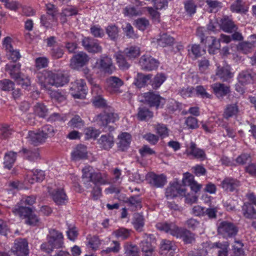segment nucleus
<instances>
[{
  "mask_svg": "<svg viewBox=\"0 0 256 256\" xmlns=\"http://www.w3.org/2000/svg\"><path fill=\"white\" fill-rule=\"evenodd\" d=\"M146 101L150 106H156V108H162L166 103V100L154 92L144 94Z\"/></svg>",
  "mask_w": 256,
  "mask_h": 256,
  "instance_id": "4468645a",
  "label": "nucleus"
},
{
  "mask_svg": "<svg viewBox=\"0 0 256 256\" xmlns=\"http://www.w3.org/2000/svg\"><path fill=\"white\" fill-rule=\"evenodd\" d=\"M6 55L9 60L14 62L18 60L21 56L19 51L17 50H14L13 48L11 50H7Z\"/></svg>",
  "mask_w": 256,
  "mask_h": 256,
  "instance_id": "69168bd1",
  "label": "nucleus"
},
{
  "mask_svg": "<svg viewBox=\"0 0 256 256\" xmlns=\"http://www.w3.org/2000/svg\"><path fill=\"white\" fill-rule=\"evenodd\" d=\"M115 57L119 67L122 69H126L129 67L128 64L126 62L124 56L122 52L116 54Z\"/></svg>",
  "mask_w": 256,
  "mask_h": 256,
  "instance_id": "864d4df0",
  "label": "nucleus"
},
{
  "mask_svg": "<svg viewBox=\"0 0 256 256\" xmlns=\"http://www.w3.org/2000/svg\"><path fill=\"white\" fill-rule=\"evenodd\" d=\"M68 126L72 128H80L84 125V122L78 115L74 116L68 122Z\"/></svg>",
  "mask_w": 256,
  "mask_h": 256,
  "instance_id": "79ce46f5",
  "label": "nucleus"
},
{
  "mask_svg": "<svg viewBox=\"0 0 256 256\" xmlns=\"http://www.w3.org/2000/svg\"><path fill=\"white\" fill-rule=\"evenodd\" d=\"M118 147L122 150H124L130 146L131 142V135L128 132H122L118 137Z\"/></svg>",
  "mask_w": 256,
  "mask_h": 256,
  "instance_id": "bb28decb",
  "label": "nucleus"
},
{
  "mask_svg": "<svg viewBox=\"0 0 256 256\" xmlns=\"http://www.w3.org/2000/svg\"><path fill=\"white\" fill-rule=\"evenodd\" d=\"M55 130L50 125H46L40 130L30 131L26 136L28 140L34 144H38L45 142L46 140L54 136Z\"/></svg>",
  "mask_w": 256,
  "mask_h": 256,
  "instance_id": "7ed1b4c3",
  "label": "nucleus"
},
{
  "mask_svg": "<svg viewBox=\"0 0 256 256\" xmlns=\"http://www.w3.org/2000/svg\"><path fill=\"white\" fill-rule=\"evenodd\" d=\"M149 183L156 187H161L166 182V177L163 175H156L154 173H150L146 176Z\"/></svg>",
  "mask_w": 256,
  "mask_h": 256,
  "instance_id": "b1692460",
  "label": "nucleus"
},
{
  "mask_svg": "<svg viewBox=\"0 0 256 256\" xmlns=\"http://www.w3.org/2000/svg\"><path fill=\"white\" fill-rule=\"evenodd\" d=\"M250 38V42L240 43L238 46V49L244 54L251 52L253 48L256 47V35H252Z\"/></svg>",
  "mask_w": 256,
  "mask_h": 256,
  "instance_id": "cd10ccee",
  "label": "nucleus"
},
{
  "mask_svg": "<svg viewBox=\"0 0 256 256\" xmlns=\"http://www.w3.org/2000/svg\"><path fill=\"white\" fill-rule=\"evenodd\" d=\"M186 152L188 156H192L201 160H204L206 158L204 151L196 148V144L193 142H192L190 146L187 148Z\"/></svg>",
  "mask_w": 256,
  "mask_h": 256,
  "instance_id": "a878e982",
  "label": "nucleus"
},
{
  "mask_svg": "<svg viewBox=\"0 0 256 256\" xmlns=\"http://www.w3.org/2000/svg\"><path fill=\"white\" fill-rule=\"evenodd\" d=\"M176 250V246L171 241L163 240L162 242L160 254L162 256H174Z\"/></svg>",
  "mask_w": 256,
  "mask_h": 256,
  "instance_id": "4be33fe9",
  "label": "nucleus"
},
{
  "mask_svg": "<svg viewBox=\"0 0 256 256\" xmlns=\"http://www.w3.org/2000/svg\"><path fill=\"white\" fill-rule=\"evenodd\" d=\"M142 68L148 70L156 68L159 64L158 62L148 54L142 56L140 60Z\"/></svg>",
  "mask_w": 256,
  "mask_h": 256,
  "instance_id": "dca6fc26",
  "label": "nucleus"
},
{
  "mask_svg": "<svg viewBox=\"0 0 256 256\" xmlns=\"http://www.w3.org/2000/svg\"><path fill=\"white\" fill-rule=\"evenodd\" d=\"M216 74L223 80H227L233 76V74L230 72V68L227 64L222 68L218 66Z\"/></svg>",
  "mask_w": 256,
  "mask_h": 256,
  "instance_id": "c756f323",
  "label": "nucleus"
},
{
  "mask_svg": "<svg viewBox=\"0 0 256 256\" xmlns=\"http://www.w3.org/2000/svg\"><path fill=\"white\" fill-rule=\"evenodd\" d=\"M218 27L227 32H232L237 30L236 26L231 20L228 18V17L222 18L220 24L216 22L212 24L210 22L208 26V29L210 30H214Z\"/></svg>",
  "mask_w": 256,
  "mask_h": 256,
  "instance_id": "6e6552de",
  "label": "nucleus"
},
{
  "mask_svg": "<svg viewBox=\"0 0 256 256\" xmlns=\"http://www.w3.org/2000/svg\"><path fill=\"white\" fill-rule=\"evenodd\" d=\"M96 172H92V168L90 166H86L82 169V176L83 178H86L88 182L92 181L94 178V174Z\"/></svg>",
  "mask_w": 256,
  "mask_h": 256,
  "instance_id": "e2e57ef3",
  "label": "nucleus"
},
{
  "mask_svg": "<svg viewBox=\"0 0 256 256\" xmlns=\"http://www.w3.org/2000/svg\"><path fill=\"white\" fill-rule=\"evenodd\" d=\"M166 80V76L162 73L158 74L152 81V86L154 88H158Z\"/></svg>",
  "mask_w": 256,
  "mask_h": 256,
  "instance_id": "de8ad7c7",
  "label": "nucleus"
},
{
  "mask_svg": "<svg viewBox=\"0 0 256 256\" xmlns=\"http://www.w3.org/2000/svg\"><path fill=\"white\" fill-rule=\"evenodd\" d=\"M214 92L218 98L222 97L230 92L229 88L222 84H214L212 85Z\"/></svg>",
  "mask_w": 256,
  "mask_h": 256,
  "instance_id": "473e14b6",
  "label": "nucleus"
},
{
  "mask_svg": "<svg viewBox=\"0 0 256 256\" xmlns=\"http://www.w3.org/2000/svg\"><path fill=\"white\" fill-rule=\"evenodd\" d=\"M70 93L74 98H83L86 94V86L84 80H78L72 84Z\"/></svg>",
  "mask_w": 256,
  "mask_h": 256,
  "instance_id": "9b49d317",
  "label": "nucleus"
},
{
  "mask_svg": "<svg viewBox=\"0 0 256 256\" xmlns=\"http://www.w3.org/2000/svg\"><path fill=\"white\" fill-rule=\"evenodd\" d=\"M14 84L8 79L0 80V89L4 91H10L14 89Z\"/></svg>",
  "mask_w": 256,
  "mask_h": 256,
  "instance_id": "bf43d9fd",
  "label": "nucleus"
},
{
  "mask_svg": "<svg viewBox=\"0 0 256 256\" xmlns=\"http://www.w3.org/2000/svg\"><path fill=\"white\" fill-rule=\"evenodd\" d=\"M87 157V148L82 144L76 146L71 152V158L74 161L86 159Z\"/></svg>",
  "mask_w": 256,
  "mask_h": 256,
  "instance_id": "6ab92c4d",
  "label": "nucleus"
},
{
  "mask_svg": "<svg viewBox=\"0 0 256 256\" xmlns=\"http://www.w3.org/2000/svg\"><path fill=\"white\" fill-rule=\"evenodd\" d=\"M48 192L51 195L53 200L58 205L64 204L67 202L66 196L62 189L54 190V192H52L51 190L49 189Z\"/></svg>",
  "mask_w": 256,
  "mask_h": 256,
  "instance_id": "5701e85b",
  "label": "nucleus"
},
{
  "mask_svg": "<svg viewBox=\"0 0 256 256\" xmlns=\"http://www.w3.org/2000/svg\"><path fill=\"white\" fill-rule=\"evenodd\" d=\"M89 60L88 56L84 52L74 54L71 58L70 66L75 70H78L86 64Z\"/></svg>",
  "mask_w": 256,
  "mask_h": 256,
  "instance_id": "2eb2a0df",
  "label": "nucleus"
},
{
  "mask_svg": "<svg viewBox=\"0 0 256 256\" xmlns=\"http://www.w3.org/2000/svg\"><path fill=\"white\" fill-rule=\"evenodd\" d=\"M44 172L38 170H33L28 172L25 180L28 182L33 184L36 182H40L44 178Z\"/></svg>",
  "mask_w": 256,
  "mask_h": 256,
  "instance_id": "aec40b11",
  "label": "nucleus"
},
{
  "mask_svg": "<svg viewBox=\"0 0 256 256\" xmlns=\"http://www.w3.org/2000/svg\"><path fill=\"white\" fill-rule=\"evenodd\" d=\"M113 234L118 238L124 240L130 236V230L122 228H120L114 231Z\"/></svg>",
  "mask_w": 256,
  "mask_h": 256,
  "instance_id": "5fc2aeb1",
  "label": "nucleus"
},
{
  "mask_svg": "<svg viewBox=\"0 0 256 256\" xmlns=\"http://www.w3.org/2000/svg\"><path fill=\"white\" fill-rule=\"evenodd\" d=\"M63 236L60 232L55 230H52L50 231V234L48 236V240L55 248H60L63 244Z\"/></svg>",
  "mask_w": 256,
  "mask_h": 256,
  "instance_id": "a211bd4d",
  "label": "nucleus"
},
{
  "mask_svg": "<svg viewBox=\"0 0 256 256\" xmlns=\"http://www.w3.org/2000/svg\"><path fill=\"white\" fill-rule=\"evenodd\" d=\"M98 118L102 121L104 125L107 124L110 122H114L119 119L117 114L110 112L106 114H100L98 116Z\"/></svg>",
  "mask_w": 256,
  "mask_h": 256,
  "instance_id": "72a5a7b5",
  "label": "nucleus"
},
{
  "mask_svg": "<svg viewBox=\"0 0 256 256\" xmlns=\"http://www.w3.org/2000/svg\"><path fill=\"white\" fill-rule=\"evenodd\" d=\"M145 240L141 243L142 252L145 256H153L155 248L156 240L153 235H146Z\"/></svg>",
  "mask_w": 256,
  "mask_h": 256,
  "instance_id": "ddd939ff",
  "label": "nucleus"
},
{
  "mask_svg": "<svg viewBox=\"0 0 256 256\" xmlns=\"http://www.w3.org/2000/svg\"><path fill=\"white\" fill-rule=\"evenodd\" d=\"M124 14L126 16H137L142 14L156 16L159 14L158 12L152 7L136 8L130 6H127L124 8Z\"/></svg>",
  "mask_w": 256,
  "mask_h": 256,
  "instance_id": "423d86ee",
  "label": "nucleus"
},
{
  "mask_svg": "<svg viewBox=\"0 0 256 256\" xmlns=\"http://www.w3.org/2000/svg\"><path fill=\"white\" fill-rule=\"evenodd\" d=\"M230 9L232 12L241 14H246L248 12V8L242 0H236L231 4Z\"/></svg>",
  "mask_w": 256,
  "mask_h": 256,
  "instance_id": "2f4dec72",
  "label": "nucleus"
},
{
  "mask_svg": "<svg viewBox=\"0 0 256 256\" xmlns=\"http://www.w3.org/2000/svg\"><path fill=\"white\" fill-rule=\"evenodd\" d=\"M21 64H8L6 66V70L8 72L10 77L14 80L18 84L20 85L24 89L28 90L30 86V81L28 77L22 76L20 70Z\"/></svg>",
  "mask_w": 256,
  "mask_h": 256,
  "instance_id": "20e7f679",
  "label": "nucleus"
},
{
  "mask_svg": "<svg viewBox=\"0 0 256 256\" xmlns=\"http://www.w3.org/2000/svg\"><path fill=\"white\" fill-rule=\"evenodd\" d=\"M106 84L108 88H116L123 84L122 81L116 76H111L106 80Z\"/></svg>",
  "mask_w": 256,
  "mask_h": 256,
  "instance_id": "09e8293b",
  "label": "nucleus"
},
{
  "mask_svg": "<svg viewBox=\"0 0 256 256\" xmlns=\"http://www.w3.org/2000/svg\"><path fill=\"white\" fill-rule=\"evenodd\" d=\"M92 182L95 184H109L108 175L105 173L96 172Z\"/></svg>",
  "mask_w": 256,
  "mask_h": 256,
  "instance_id": "58836bf2",
  "label": "nucleus"
},
{
  "mask_svg": "<svg viewBox=\"0 0 256 256\" xmlns=\"http://www.w3.org/2000/svg\"><path fill=\"white\" fill-rule=\"evenodd\" d=\"M221 185L226 190L232 192L240 186V182L232 178H227L222 180Z\"/></svg>",
  "mask_w": 256,
  "mask_h": 256,
  "instance_id": "7c9ffc66",
  "label": "nucleus"
},
{
  "mask_svg": "<svg viewBox=\"0 0 256 256\" xmlns=\"http://www.w3.org/2000/svg\"><path fill=\"white\" fill-rule=\"evenodd\" d=\"M95 68L105 73L110 74L115 70V66L112 58L106 56H102L97 60L94 66Z\"/></svg>",
  "mask_w": 256,
  "mask_h": 256,
  "instance_id": "0eeeda50",
  "label": "nucleus"
},
{
  "mask_svg": "<svg viewBox=\"0 0 256 256\" xmlns=\"http://www.w3.org/2000/svg\"><path fill=\"white\" fill-rule=\"evenodd\" d=\"M122 28L124 34L126 37L130 38H138L137 34L134 31L132 25L129 23H124L122 24Z\"/></svg>",
  "mask_w": 256,
  "mask_h": 256,
  "instance_id": "ea45409f",
  "label": "nucleus"
},
{
  "mask_svg": "<svg viewBox=\"0 0 256 256\" xmlns=\"http://www.w3.org/2000/svg\"><path fill=\"white\" fill-rule=\"evenodd\" d=\"M135 26L140 30H144L149 27L150 22L145 18H140L136 20Z\"/></svg>",
  "mask_w": 256,
  "mask_h": 256,
  "instance_id": "4d7b16f0",
  "label": "nucleus"
},
{
  "mask_svg": "<svg viewBox=\"0 0 256 256\" xmlns=\"http://www.w3.org/2000/svg\"><path fill=\"white\" fill-rule=\"evenodd\" d=\"M174 42V39L166 34H160L157 38H152V42L155 45L165 47L170 45Z\"/></svg>",
  "mask_w": 256,
  "mask_h": 256,
  "instance_id": "393cba45",
  "label": "nucleus"
},
{
  "mask_svg": "<svg viewBox=\"0 0 256 256\" xmlns=\"http://www.w3.org/2000/svg\"><path fill=\"white\" fill-rule=\"evenodd\" d=\"M156 132L159 138H164L168 137L169 135V130L166 125L164 124H158L154 126Z\"/></svg>",
  "mask_w": 256,
  "mask_h": 256,
  "instance_id": "37998d69",
  "label": "nucleus"
},
{
  "mask_svg": "<svg viewBox=\"0 0 256 256\" xmlns=\"http://www.w3.org/2000/svg\"><path fill=\"white\" fill-rule=\"evenodd\" d=\"M34 114L40 117H45L48 113V110L46 106L40 103H37L34 106Z\"/></svg>",
  "mask_w": 256,
  "mask_h": 256,
  "instance_id": "603ef678",
  "label": "nucleus"
},
{
  "mask_svg": "<svg viewBox=\"0 0 256 256\" xmlns=\"http://www.w3.org/2000/svg\"><path fill=\"white\" fill-rule=\"evenodd\" d=\"M239 112L238 106L236 104H228L224 111V116L228 118L236 116Z\"/></svg>",
  "mask_w": 256,
  "mask_h": 256,
  "instance_id": "f704fd0d",
  "label": "nucleus"
},
{
  "mask_svg": "<svg viewBox=\"0 0 256 256\" xmlns=\"http://www.w3.org/2000/svg\"><path fill=\"white\" fill-rule=\"evenodd\" d=\"M236 244L234 246V256H244V253L242 249L243 244L239 241H236Z\"/></svg>",
  "mask_w": 256,
  "mask_h": 256,
  "instance_id": "774afa93",
  "label": "nucleus"
},
{
  "mask_svg": "<svg viewBox=\"0 0 256 256\" xmlns=\"http://www.w3.org/2000/svg\"><path fill=\"white\" fill-rule=\"evenodd\" d=\"M126 256H138V248L136 246L126 244L124 246Z\"/></svg>",
  "mask_w": 256,
  "mask_h": 256,
  "instance_id": "052dcab7",
  "label": "nucleus"
},
{
  "mask_svg": "<svg viewBox=\"0 0 256 256\" xmlns=\"http://www.w3.org/2000/svg\"><path fill=\"white\" fill-rule=\"evenodd\" d=\"M215 246L219 250H218V256H228V242L222 243H214V244L213 247Z\"/></svg>",
  "mask_w": 256,
  "mask_h": 256,
  "instance_id": "6e6d98bb",
  "label": "nucleus"
},
{
  "mask_svg": "<svg viewBox=\"0 0 256 256\" xmlns=\"http://www.w3.org/2000/svg\"><path fill=\"white\" fill-rule=\"evenodd\" d=\"M186 188L178 181H174L170 184L166 192L167 198H172L178 196L185 195Z\"/></svg>",
  "mask_w": 256,
  "mask_h": 256,
  "instance_id": "1a4fd4ad",
  "label": "nucleus"
},
{
  "mask_svg": "<svg viewBox=\"0 0 256 256\" xmlns=\"http://www.w3.org/2000/svg\"><path fill=\"white\" fill-rule=\"evenodd\" d=\"M12 251L16 256H27L29 251L27 240L24 238L16 240Z\"/></svg>",
  "mask_w": 256,
  "mask_h": 256,
  "instance_id": "f8f14e48",
  "label": "nucleus"
},
{
  "mask_svg": "<svg viewBox=\"0 0 256 256\" xmlns=\"http://www.w3.org/2000/svg\"><path fill=\"white\" fill-rule=\"evenodd\" d=\"M12 212L15 215L25 218V222L28 225L36 226L40 223L39 218L32 212V209L28 207L18 205L13 208Z\"/></svg>",
  "mask_w": 256,
  "mask_h": 256,
  "instance_id": "39448f33",
  "label": "nucleus"
},
{
  "mask_svg": "<svg viewBox=\"0 0 256 256\" xmlns=\"http://www.w3.org/2000/svg\"><path fill=\"white\" fill-rule=\"evenodd\" d=\"M101 148L104 150H109L112 148L114 144V137L110 134L102 135L98 140Z\"/></svg>",
  "mask_w": 256,
  "mask_h": 256,
  "instance_id": "c85d7f7f",
  "label": "nucleus"
},
{
  "mask_svg": "<svg viewBox=\"0 0 256 256\" xmlns=\"http://www.w3.org/2000/svg\"><path fill=\"white\" fill-rule=\"evenodd\" d=\"M184 9L190 15L194 14L196 12V5L192 0H186L184 2Z\"/></svg>",
  "mask_w": 256,
  "mask_h": 256,
  "instance_id": "13d9d810",
  "label": "nucleus"
},
{
  "mask_svg": "<svg viewBox=\"0 0 256 256\" xmlns=\"http://www.w3.org/2000/svg\"><path fill=\"white\" fill-rule=\"evenodd\" d=\"M244 216L248 218H256V211L250 204H244L242 206Z\"/></svg>",
  "mask_w": 256,
  "mask_h": 256,
  "instance_id": "a18cd8bd",
  "label": "nucleus"
},
{
  "mask_svg": "<svg viewBox=\"0 0 256 256\" xmlns=\"http://www.w3.org/2000/svg\"><path fill=\"white\" fill-rule=\"evenodd\" d=\"M151 78L150 75H144L142 74H138L134 84L138 88L144 86L146 83Z\"/></svg>",
  "mask_w": 256,
  "mask_h": 256,
  "instance_id": "3c124183",
  "label": "nucleus"
},
{
  "mask_svg": "<svg viewBox=\"0 0 256 256\" xmlns=\"http://www.w3.org/2000/svg\"><path fill=\"white\" fill-rule=\"evenodd\" d=\"M16 158V154L13 152H9L5 154L4 158V168L10 170L14 163Z\"/></svg>",
  "mask_w": 256,
  "mask_h": 256,
  "instance_id": "e433bc0d",
  "label": "nucleus"
},
{
  "mask_svg": "<svg viewBox=\"0 0 256 256\" xmlns=\"http://www.w3.org/2000/svg\"><path fill=\"white\" fill-rule=\"evenodd\" d=\"M38 82L41 88L50 92L51 86L56 88L64 86L68 82V78L61 71L44 70L38 74Z\"/></svg>",
  "mask_w": 256,
  "mask_h": 256,
  "instance_id": "f257e3e1",
  "label": "nucleus"
},
{
  "mask_svg": "<svg viewBox=\"0 0 256 256\" xmlns=\"http://www.w3.org/2000/svg\"><path fill=\"white\" fill-rule=\"evenodd\" d=\"M152 112L150 111L148 108H139L138 114V117L139 120H147L152 118Z\"/></svg>",
  "mask_w": 256,
  "mask_h": 256,
  "instance_id": "8fccbe9b",
  "label": "nucleus"
},
{
  "mask_svg": "<svg viewBox=\"0 0 256 256\" xmlns=\"http://www.w3.org/2000/svg\"><path fill=\"white\" fill-rule=\"evenodd\" d=\"M238 80L239 83L242 84L250 83L256 80V74L252 76L251 74L248 72H242L238 76Z\"/></svg>",
  "mask_w": 256,
  "mask_h": 256,
  "instance_id": "c9c22d12",
  "label": "nucleus"
},
{
  "mask_svg": "<svg viewBox=\"0 0 256 256\" xmlns=\"http://www.w3.org/2000/svg\"><path fill=\"white\" fill-rule=\"evenodd\" d=\"M218 232L223 237L228 238L234 236L238 232V228L232 223L224 221L218 225Z\"/></svg>",
  "mask_w": 256,
  "mask_h": 256,
  "instance_id": "9d476101",
  "label": "nucleus"
},
{
  "mask_svg": "<svg viewBox=\"0 0 256 256\" xmlns=\"http://www.w3.org/2000/svg\"><path fill=\"white\" fill-rule=\"evenodd\" d=\"M132 224L136 230L142 231L144 224V219L140 214H135L134 216Z\"/></svg>",
  "mask_w": 256,
  "mask_h": 256,
  "instance_id": "4c0bfd02",
  "label": "nucleus"
},
{
  "mask_svg": "<svg viewBox=\"0 0 256 256\" xmlns=\"http://www.w3.org/2000/svg\"><path fill=\"white\" fill-rule=\"evenodd\" d=\"M156 227L160 230L176 238H182L185 243L190 244L194 240V236L191 232L184 229L178 228L173 223L159 222L156 224Z\"/></svg>",
  "mask_w": 256,
  "mask_h": 256,
  "instance_id": "f03ea898",
  "label": "nucleus"
},
{
  "mask_svg": "<svg viewBox=\"0 0 256 256\" xmlns=\"http://www.w3.org/2000/svg\"><path fill=\"white\" fill-rule=\"evenodd\" d=\"M84 134L86 139L96 138L100 134V132L92 128H88L84 130Z\"/></svg>",
  "mask_w": 256,
  "mask_h": 256,
  "instance_id": "338daca9",
  "label": "nucleus"
},
{
  "mask_svg": "<svg viewBox=\"0 0 256 256\" xmlns=\"http://www.w3.org/2000/svg\"><path fill=\"white\" fill-rule=\"evenodd\" d=\"M36 202V197L34 196H25L23 197L20 202L18 203L15 206H22L26 207V205L31 206L34 204Z\"/></svg>",
  "mask_w": 256,
  "mask_h": 256,
  "instance_id": "0e129e2a",
  "label": "nucleus"
},
{
  "mask_svg": "<svg viewBox=\"0 0 256 256\" xmlns=\"http://www.w3.org/2000/svg\"><path fill=\"white\" fill-rule=\"evenodd\" d=\"M206 3L211 12H216L222 8V3L216 0H206Z\"/></svg>",
  "mask_w": 256,
  "mask_h": 256,
  "instance_id": "680f3d73",
  "label": "nucleus"
},
{
  "mask_svg": "<svg viewBox=\"0 0 256 256\" xmlns=\"http://www.w3.org/2000/svg\"><path fill=\"white\" fill-rule=\"evenodd\" d=\"M24 154V156L26 158L30 161H35L40 158V154L37 150L34 151H29L26 148H22L20 152Z\"/></svg>",
  "mask_w": 256,
  "mask_h": 256,
  "instance_id": "49530a36",
  "label": "nucleus"
},
{
  "mask_svg": "<svg viewBox=\"0 0 256 256\" xmlns=\"http://www.w3.org/2000/svg\"><path fill=\"white\" fill-rule=\"evenodd\" d=\"M206 42L208 44L211 42V44H208V52L210 54H214L220 48V42L213 36L208 37Z\"/></svg>",
  "mask_w": 256,
  "mask_h": 256,
  "instance_id": "a19ab883",
  "label": "nucleus"
},
{
  "mask_svg": "<svg viewBox=\"0 0 256 256\" xmlns=\"http://www.w3.org/2000/svg\"><path fill=\"white\" fill-rule=\"evenodd\" d=\"M124 53L128 58H134L139 56L140 54V49L138 46H130L126 48Z\"/></svg>",
  "mask_w": 256,
  "mask_h": 256,
  "instance_id": "c03bdc74",
  "label": "nucleus"
},
{
  "mask_svg": "<svg viewBox=\"0 0 256 256\" xmlns=\"http://www.w3.org/2000/svg\"><path fill=\"white\" fill-rule=\"evenodd\" d=\"M182 182L184 187L186 186H190L191 190L195 193L199 192L202 188V185L198 184L194 180V176L188 172L184 174Z\"/></svg>",
  "mask_w": 256,
  "mask_h": 256,
  "instance_id": "f3484780",
  "label": "nucleus"
},
{
  "mask_svg": "<svg viewBox=\"0 0 256 256\" xmlns=\"http://www.w3.org/2000/svg\"><path fill=\"white\" fill-rule=\"evenodd\" d=\"M82 46L88 52L98 53L102 51V48L98 42L89 38H84L82 42Z\"/></svg>",
  "mask_w": 256,
  "mask_h": 256,
  "instance_id": "412c9836",
  "label": "nucleus"
}]
</instances>
